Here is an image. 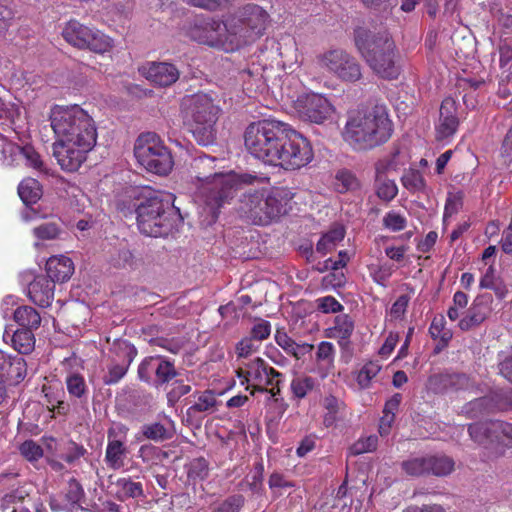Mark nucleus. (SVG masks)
Returning a JSON list of instances; mask_svg holds the SVG:
<instances>
[{"label": "nucleus", "mask_w": 512, "mask_h": 512, "mask_svg": "<svg viewBox=\"0 0 512 512\" xmlns=\"http://www.w3.org/2000/svg\"><path fill=\"white\" fill-rule=\"evenodd\" d=\"M429 334L433 340H439L435 347L436 353L447 347L453 336L451 330L446 328V320L443 315H437L433 318L429 327Z\"/></svg>", "instance_id": "obj_29"}, {"label": "nucleus", "mask_w": 512, "mask_h": 512, "mask_svg": "<svg viewBox=\"0 0 512 512\" xmlns=\"http://www.w3.org/2000/svg\"><path fill=\"white\" fill-rule=\"evenodd\" d=\"M463 206V193L461 191L452 193L449 192L443 213V219L452 217L457 214Z\"/></svg>", "instance_id": "obj_58"}, {"label": "nucleus", "mask_w": 512, "mask_h": 512, "mask_svg": "<svg viewBox=\"0 0 512 512\" xmlns=\"http://www.w3.org/2000/svg\"><path fill=\"white\" fill-rule=\"evenodd\" d=\"M381 366L377 362H367L359 370L356 381L361 389H367L371 386V381L379 374Z\"/></svg>", "instance_id": "obj_48"}, {"label": "nucleus", "mask_w": 512, "mask_h": 512, "mask_svg": "<svg viewBox=\"0 0 512 512\" xmlns=\"http://www.w3.org/2000/svg\"><path fill=\"white\" fill-rule=\"evenodd\" d=\"M137 457L140 458L144 464L152 467L166 459L168 457V453L160 447L152 444H144L140 446Z\"/></svg>", "instance_id": "obj_42"}, {"label": "nucleus", "mask_w": 512, "mask_h": 512, "mask_svg": "<svg viewBox=\"0 0 512 512\" xmlns=\"http://www.w3.org/2000/svg\"><path fill=\"white\" fill-rule=\"evenodd\" d=\"M458 126L457 102L453 97H446L440 106L439 122L436 127L437 138L444 140L452 137Z\"/></svg>", "instance_id": "obj_19"}, {"label": "nucleus", "mask_w": 512, "mask_h": 512, "mask_svg": "<svg viewBox=\"0 0 512 512\" xmlns=\"http://www.w3.org/2000/svg\"><path fill=\"white\" fill-rule=\"evenodd\" d=\"M382 223L384 228L393 232H399L406 228L407 219L399 212L391 210L384 215Z\"/></svg>", "instance_id": "obj_56"}, {"label": "nucleus", "mask_w": 512, "mask_h": 512, "mask_svg": "<svg viewBox=\"0 0 512 512\" xmlns=\"http://www.w3.org/2000/svg\"><path fill=\"white\" fill-rule=\"evenodd\" d=\"M49 118L58 138L53 144V156L57 160H84L97 140L93 118L79 105H55Z\"/></svg>", "instance_id": "obj_2"}, {"label": "nucleus", "mask_w": 512, "mask_h": 512, "mask_svg": "<svg viewBox=\"0 0 512 512\" xmlns=\"http://www.w3.org/2000/svg\"><path fill=\"white\" fill-rule=\"evenodd\" d=\"M115 497L121 502L134 500L136 502L144 501L146 494L143 483L139 477L123 476L119 477L115 483Z\"/></svg>", "instance_id": "obj_21"}, {"label": "nucleus", "mask_w": 512, "mask_h": 512, "mask_svg": "<svg viewBox=\"0 0 512 512\" xmlns=\"http://www.w3.org/2000/svg\"><path fill=\"white\" fill-rule=\"evenodd\" d=\"M392 122L384 106L351 114L345 125L344 139L357 150L372 149L392 135Z\"/></svg>", "instance_id": "obj_4"}, {"label": "nucleus", "mask_w": 512, "mask_h": 512, "mask_svg": "<svg viewBox=\"0 0 512 512\" xmlns=\"http://www.w3.org/2000/svg\"><path fill=\"white\" fill-rule=\"evenodd\" d=\"M111 264L115 268H132L134 264V256L129 249H120L111 257Z\"/></svg>", "instance_id": "obj_62"}, {"label": "nucleus", "mask_w": 512, "mask_h": 512, "mask_svg": "<svg viewBox=\"0 0 512 512\" xmlns=\"http://www.w3.org/2000/svg\"><path fill=\"white\" fill-rule=\"evenodd\" d=\"M323 406L327 410L324 422L328 425L336 420L337 414L345 408V403L334 395H328L324 398Z\"/></svg>", "instance_id": "obj_54"}, {"label": "nucleus", "mask_w": 512, "mask_h": 512, "mask_svg": "<svg viewBox=\"0 0 512 512\" xmlns=\"http://www.w3.org/2000/svg\"><path fill=\"white\" fill-rule=\"evenodd\" d=\"M318 65L329 75L343 82H356L362 77L358 60L343 49H331L319 55Z\"/></svg>", "instance_id": "obj_13"}, {"label": "nucleus", "mask_w": 512, "mask_h": 512, "mask_svg": "<svg viewBox=\"0 0 512 512\" xmlns=\"http://www.w3.org/2000/svg\"><path fill=\"white\" fill-rule=\"evenodd\" d=\"M27 374V364L19 355H11L0 350V378L10 384H18Z\"/></svg>", "instance_id": "obj_20"}, {"label": "nucleus", "mask_w": 512, "mask_h": 512, "mask_svg": "<svg viewBox=\"0 0 512 512\" xmlns=\"http://www.w3.org/2000/svg\"><path fill=\"white\" fill-rule=\"evenodd\" d=\"M489 308L482 303H474L467 311V314L459 321V328L462 331H469L482 324L489 315Z\"/></svg>", "instance_id": "obj_30"}, {"label": "nucleus", "mask_w": 512, "mask_h": 512, "mask_svg": "<svg viewBox=\"0 0 512 512\" xmlns=\"http://www.w3.org/2000/svg\"><path fill=\"white\" fill-rule=\"evenodd\" d=\"M378 446V437L376 435H370L364 439L358 440L352 446L353 454H363L368 452H373L377 449Z\"/></svg>", "instance_id": "obj_63"}, {"label": "nucleus", "mask_w": 512, "mask_h": 512, "mask_svg": "<svg viewBox=\"0 0 512 512\" xmlns=\"http://www.w3.org/2000/svg\"><path fill=\"white\" fill-rule=\"evenodd\" d=\"M427 386L435 394H446L473 388L472 379L465 373L443 372L431 375Z\"/></svg>", "instance_id": "obj_17"}, {"label": "nucleus", "mask_w": 512, "mask_h": 512, "mask_svg": "<svg viewBox=\"0 0 512 512\" xmlns=\"http://www.w3.org/2000/svg\"><path fill=\"white\" fill-rule=\"evenodd\" d=\"M355 329V322L349 314L335 316L333 325L325 330L327 338L335 339L340 346L346 345Z\"/></svg>", "instance_id": "obj_25"}, {"label": "nucleus", "mask_w": 512, "mask_h": 512, "mask_svg": "<svg viewBox=\"0 0 512 512\" xmlns=\"http://www.w3.org/2000/svg\"><path fill=\"white\" fill-rule=\"evenodd\" d=\"M60 232V227L55 222L41 223L40 225L34 227L32 230L34 237L39 241L35 243V246L38 247L42 241L54 240L58 238Z\"/></svg>", "instance_id": "obj_47"}, {"label": "nucleus", "mask_w": 512, "mask_h": 512, "mask_svg": "<svg viewBox=\"0 0 512 512\" xmlns=\"http://www.w3.org/2000/svg\"><path fill=\"white\" fill-rule=\"evenodd\" d=\"M244 145L257 160L313 159V150L307 138L275 119L250 123L244 132Z\"/></svg>", "instance_id": "obj_1"}, {"label": "nucleus", "mask_w": 512, "mask_h": 512, "mask_svg": "<svg viewBox=\"0 0 512 512\" xmlns=\"http://www.w3.org/2000/svg\"><path fill=\"white\" fill-rule=\"evenodd\" d=\"M178 375L174 362L160 356V365L157 373V387L169 383Z\"/></svg>", "instance_id": "obj_52"}, {"label": "nucleus", "mask_w": 512, "mask_h": 512, "mask_svg": "<svg viewBox=\"0 0 512 512\" xmlns=\"http://www.w3.org/2000/svg\"><path fill=\"white\" fill-rule=\"evenodd\" d=\"M470 405L484 408L488 412L512 411V389L494 391L488 396L471 401Z\"/></svg>", "instance_id": "obj_23"}, {"label": "nucleus", "mask_w": 512, "mask_h": 512, "mask_svg": "<svg viewBox=\"0 0 512 512\" xmlns=\"http://www.w3.org/2000/svg\"><path fill=\"white\" fill-rule=\"evenodd\" d=\"M293 197L294 194L288 188H262L243 194L241 203L253 223L264 226L286 215L291 209Z\"/></svg>", "instance_id": "obj_6"}, {"label": "nucleus", "mask_w": 512, "mask_h": 512, "mask_svg": "<svg viewBox=\"0 0 512 512\" xmlns=\"http://www.w3.org/2000/svg\"><path fill=\"white\" fill-rule=\"evenodd\" d=\"M141 433L144 438L154 442H163L173 437L174 431L161 422H152L144 424L141 427Z\"/></svg>", "instance_id": "obj_35"}, {"label": "nucleus", "mask_w": 512, "mask_h": 512, "mask_svg": "<svg viewBox=\"0 0 512 512\" xmlns=\"http://www.w3.org/2000/svg\"><path fill=\"white\" fill-rule=\"evenodd\" d=\"M333 186L336 192L344 194L358 189L360 183L351 171L342 169L335 174Z\"/></svg>", "instance_id": "obj_41"}, {"label": "nucleus", "mask_w": 512, "mask_h": 512, "mask_svg": "<svg viewBox=\"0 0 512 512\" xmlns=\"http://www.w3.org/2000/svg\"><path fill=\"white\" fill-rule=\"evenodd\" d=\"M393 274V269L388 265H378L370 268V276L372 280L382 286L386 287L387 282Z\"/></svg>", "instance_id": "obj_60"}, {"label": "nucleus", "mask_w": 512, "mask_h": 512, "mask_svg": "<svg viewBox=\"0 0 512 512\" xmlns=\"http://www.w3.org/2000/svg\"><path fill=\"white\" fill-rule=\"evenodd\" d=\"M269 171H253V173H215L207 177V184L204 187V202L210 209L213 218H217L221 207L233 199L235 192L241 185H251L255 182H269Z\"/></svg>", "instance_id": "obj_7"}, {"label": "nucleus", "mask_w": 512, "mask_h": 512, "mask_svg": "<svg viewBox=\"0 0 512 512\" xmlns=\"http://www.w3.org/2000/svg\"><path fill=\"white\" fill-rule=\"evenodd\" d=\"M20 454L28 461H37L43 456L42 447L33 440L24 441L19 447Z\"/></svg>", "instance_id": "obj_59"}, {"label": "nucleus", "mask_w": 512, "mask_h": 512, "mask_svg": "<svg viewBox=\"0 0 512 512\" xmlns=\"http://www.w3.org/2000/svg\"><path fill=\"white\" fill-rule=\"evenodd\" d=\"M243 504L242 495H233L224 500L213 512H239Z\"/></svg>", "instance_id": "obj_64"}, {"label": "nucleus", "mask_w": 512, "mask_h": 512, "mask_svg": "<svg viewBox=\"0 0 512 512\" xmlns=\"http://www.w3.org/2000/svg\"><path fill=\"white\" fill-rule=\"evenodd\" d=\"M134 156L136 160H172L171 151L155 132H143L135 140Z\"/></svg>", "instance_id": "obj_16"}, {"label": "nucleus", "mask_w": 512, "mask_h": 512, "mask_svg": "<svg viewBox=\"0 0 512 512\" xmlns=\"http://www.w3.org/2000/svg\"><path fill=\"white\" fill-rule=\"evenodd\" d=\"M335 358V347L331 342L322 341L319 343L316 352V361L327 367L333 366Z\"/></svg>", "instance_id": "obj_57"}, {"label": "nucleus", "mask_w": 512, "mask_h": 512, "mask_svg": "<svg viewBox=\"0 0 512 512\" xmlns=\"http://www.w3.org/2000/svg\"><path fill=\"white\" fill-rule=\"evenodd\" d=\"M185 118L200 145L206 146L215 139L214 125L219 109L210 96L203 93L188 96L183 101Z\"/></svg>", "instance_id": "obj_8"}, {"label": "nucleus", "mask_w": 512, "mask_h": 512, "mask_svg": "<svg viewBox=\"0 0 512 512\" xmlns=\"http://www.w3.org/2000/svg\"><path fill=\"white\" fill-rule=\"evenodd\" d=\"M345 237V230L343 227H337L329 230L322 235L316 244V251L321 255H326L332 252L337 244Z\"/></svg>", "instance_id": "obj_38"}, {"label": "nucleus", "mask_w": 512, "mask_h": 512, "mask_svg": "<svg viewBox=\"0 0 512 512\" xmlns=\"http://www.w3.org/2000/svg\"><path fill=\"white\" fill-rule=\"evenodd\" d=\"M237 376L242 385L246 384V390L250 391L251 395L255 392H267L268 385H270L275 377H282V373L269 366L262 358H255L250 361L245 368H238L236 371Z\"/></svg>", "instance_id": "obj_14"}, {"label": "nucleus", "mask_w": 512, "mask_h": 512, "mask_svg": "<svg viewBox=\"0 0 512 512\" xmlns=\"http://www.w3.org/2000/svg\"><path fill=\"white\" fill-rule=\"evenodd\" d=\"M67 391L71 397L87 398L88 386L84 377L79 373H70L65 380Z\"/></svg>", "instance_id": "obj_44"}, {"label": "nucleus", "mask_w": 512, "mask_h": 512, "mask_svg": "<svg viewBox=\"0 0 512 512\" xmlns=\"http://www.w3.org/2000/svg\"><path fill=\"white\" fill-rule=\"evenodd\" d=\"M111 353L115 355L114 362L131 364L137 355V349L127 340L118 339L114 341Z\"/></svg>", "instance_id": "obj_40"}, {"label": "nucleus", "mask_w": 512, "mask_h": 512, "mask_svg": "<svg viewBox=\"0 0 512 512\" xmlns=\"http://www.w3.org/2000/svg\"><path fill=\"white\" fill-rule=\"evenodd\" d=\"M37 157L33 146H19L0 134V160H37Z\"/></svg>", "instance_id": "obj_26"}, {"label": "nucleus", "mask_w": 512, "mask_h": 512, "mask_svg": "<svg viewBox=\"0 0 512 512\" xmlns=\"http://www.w3.org/2000/svg\"><path fill=\"white\" fill-rule=\"evenodd\" d=\"M269 14L259 5L249 3L241 7L235 16L228 19L235 26L232 36L242 45L260 38L266 30Z\"/></svg>", "instance_id": "obj_10"}, {"label": "nucleus", "mask_w": 512, "mask_h": 512, "mask_svg": "<svg viewBox=\"0 0 512 512\" xmlns=\"http://www.w3.org/2000/svg\"><path fill=\"white\" fill-rule=\"evenodd\" d=\"M43 392L45 393L47 406L50 411L57 412L58 414H66L68 404L61 399L64 396L63 390L53 392L51 387H44Z\"/></svg>", "instance_id": "obj_49"}, {"label": "nucleus", "mask_w": 512, "mask_h": 512, "mask_svg": "<svg viewBox=\"0 0 512 512\" xmlns=\"http://www.w3.org/2000/svg\"><path fill=\"white\" fill-rule=\"evenodd\" d=\"M355 45L368 66L384 79H396L400 74L396 46L387 32H372L363 28L355 31Z\"/></svg>", "instance_id": "obj_5"}, {"label": "nucleus", "mask_w": 512, "mask_h": 512, "mask_svg": "<svg viewBox=\"0 0 512 512\" xmlns=\"http://www.w3.org/2000/svg\"><path fill=\"white\" fill-rule=\"evenodd\" d=\"M402 185L412 193L424 192L426 183L422 173L415 169H409L401 177Z\"/></svg>", "instance_id": "obj_46"}, {"label": "nucleus", "mask_w": 512, "mask_h": 512, "mask_svg": "<svg viewBox=\"0 0 512 512\" xmlns=\"http://www.w3.org/2000/svg\"><path fill=\"white\" fill-rule=\"evenodd\" d=\"M54 283L45 275L36 276L28 285V297L40 307H49L54 298Z\"/></svg>", "instance_id": "obj_22"}, {"label": "nucleus", "mask_w": 512, "mask_h": 512, "mask_svg": "<svg viewBox=\"0 0 512 512\" xmlns=\"http://www.w3.org/2000/svg\"><path fill=\"white\" fill-rule=\"evenodd\" d=\"M492 446L499 449V455L512 448V423L503 420L492 421Z\"/></svg>", "instance_id": "obj_28"}, {"label": "nucleus", "mask_w": 512, "mask_h": 512, "mask_svg": "<svg viewBox=\"0 0 512 512\" xmlns=\"http://www.w3.org/2000/svg\"><path fill=\"white\" fill-rule=\"evenodd\" d=\"M160 356L145 357L138 366V378L147 384L153 383L157 386V373L160 365Z\"/></svg>", "instance_id": "obj_34"}, {"label": "nucleus", "mask_w": 512, "mask_h": 512, "mask_svg": "<svg viewBox=\"0 0 512 512\" xmlns=\"http://www.w3.org/2000/svg\"><path fill=\"white\" fill-rule=\"evenodd\" d=\"M12 347L20 354H29L35 348V336L31 329H18L11 336Z\"/></svg>", "instance_id": "obj_37"}, {"label": "nucleus", "mask_w": 512, "mask_h": 512, "mask_svg": "<svg viewBox=\"0 0 512 512\" xmlns=\"http://www.w3.org/2000/svg\"><path fill=\"white\" fill-rule=\"evenodd\" d=\"M398 193V187L392 180H384L377 186L376 194L377 196L386 202L393 200Z\"/></svg>", "instance_id": "obj_61"}, {"label": "nucleus", "mask_w": 512, "mask_h": 512, "mask_svg": "<svg viewBox=\"0 0 512 512\" xmlns=\"http://www.w3.org/2000/svg\"><path fill=\"white\" fill-rule=\"evenodd\" d=\"M492 421H480L468 425V433L471 439L481 445L492 446Z\"/></svg>", "instance_id": "obj_39"}, {"label": "nucleus", "mask_w": 512, "mask_h": 512, "mask_svg": "<svg viewBox=\"0 0 512 512\" xmlns=\"http://www.w3.org/2000/svg\"><path fill=\"white\" fill-rule=\"evenodd\" d=\"M147 80L160 87L174 84L180 76L179 69L168 62H150L141 68Z\"/></svg>", "instance_id": "obj_18"}, {"label": "nucleus", "mask_w": 512, "mask_h": 512, "mask_svg": "<svg viewBox=\"0 0 512 512\" xmlns=\"http://www.w3.org/2000/svg\"><path fill=\"white\" fill-rule=\"evenodd\" d=\"M263 474L264 466L261 462H258L254 465L251 473L245 477L243 484H245L253 494L261 495L264 492Z\"/></svg>", "instance_id": "obj_45"}, {"label": "nucleus", "mask_w": 512, "mask_h": 512, "mask_svg": "<svg viewBox=\"0 0 512 512\" xmlns=\"http://www.w3.org/2000/svg\"><path fill=\"white\" fill-rule=\"evenodd\" d=\"M63 38L72 46L103 54L113 47V40L98 29L90 28L77 20L66 23Z\"/></svg>", "instance_id": "obj_12"}, {"label": "nucleus", "mask_w": 512, "mask_h": 512, "mask_svg": "<svg viewBox=\"0 0 512 512\" xmlns=\"http://www.w3.org/2000/svg\"><path fill=\"white\" fill-rule=\"evenodd\" d=\"M194 403L188 408V413H213L217 410V397L214 391L205 390L202 392H195L193 394Z\"/></svg>", "instance_id": "obj_31"}, {"label": "nucleus", "mask_w": 512, "mask_h": 512, "mask_svg": "<svg viewBox=\"0 0 512 512\" xmlns=\"http://www.w3.org/2000/svg\"><path fill=\"white\" fill-rule=\"evenodd\" d=\"M114 432L108 431V443L105 450V463L113 470H119L125 465L128 450L124 442L113 438Z\"/></svg>", "instance_id": "obj_27"}, {"label": "nucleus", "mask_w": 512, "mask_h": 512, "mask_svg": "<svg viewBox=\"0 0 512 512\" xmlns=\"http://www.w3.org/2000/svg\"><path fill=\"white\" fill-rule=\"evenodd\" d=\"M117 208L125 217L135 213L138 229L147 236L164 237L174 228L173 207L154 191L130 187L125 198L119 200Z\"/></svg>", "instance_id": "obj_3"}, {"label": "nucleus", "mask_w": 512, "mask_h": 512, "mask_svg": "<svg viewBox=\"0 0 512 512\" xmlns=\"http://www.w3.org/2000/svg\"><path fill=\"white\" fill-rule=\"evenodd\" d=\"M18 195L25 205L35 204L42 196L41 185L34 178L23 179L18 185Z\"/></svg>", "instance_id": "obj_32"}, {"label": "nucleus", "mask_w": 512, "mask_h": 512, "mask_svg": "<svg viewBox=\"0 0 512 512\" xmlns=\"http://www.w3.org/2000/svg\"><path fill=\"white\" fill-rule=\"evenodd\" d=\"M185 469L188 480L193 482L203 481L208 477L209 474L208 461L203 457L192 459L185 466Z\"/></svg>", "instance_id": "obj_43"}, {"label": "nucleus", "mask_w": 512, "mask_h": 512, "mask_svg": "<svg viewBox=\"0 0 512 512\" xmlns=\"http://www.w3.org/2000/svg\"><path fill=\"white\" fill-rule=\"evenodd\" d=\"M16 323L26 329H37L41 324L40 314L31 306H20L13 314Z\"/></svg>", "instance_id": "obj_36"}, {"label": "nucleus", "mask_w": 512, "mask_h": 512, "mask_svg": "<svg viewBox=\"0 0 512 512\" xmlns=\"http://www.w3.org/2000/svg\"><path fill=\"white\" fill-rule=\"evenodd\" d=\"M85 496L84 489L76 478L69 479L64 499L71 508L75 507Z\"/></svg>", "instance_id": "obj_51"}, {"label": "nucleus", "mask_w": 512, "mask_h": 512, "mask_svg": "<svg viewBox=\"0 0 512 512\" xmlns=\"http://www.w3.org/2000/svg\"><path fill=\"white\" fill-rule=\"evenodd\" d=\"M141 172L145 171L148 175L166 176L172 169L174 162H137Z\"/></svg>", "instance_id": "obj_53"}, {"label": "nucleus", "mask_w": 512, "mask_h": 512, "mask_svg": "<svg viewBox=\"0 0 512 512\" xmlns=\"http://www.w3.org/2000/svg\"><path fill=\"white\" fill-rule=\"evenodd\" d=\"M315 305L317 310L324 314H335L344 310V306L331 295L317 298Z\"/></svg>", "instance_id": "obj_55"}, {"label": "nucleus", "mask_w": 512, "mask_h": 512, "mask_svg": "<svg viewBox=\"0 0 512 512\" xmlns=\"http://www.w3.org/2000/svg\"><path fill=\"white\" fill-rule=\"evenodd\" d=\"M316 388V379L308 375H297L290 383V391L294 400L306 398Z\"/></svg>", "instance_id": "obj_33"}, {"label": "nucleus", "mask_w": 512, "mask_h": 512, "mask_svg": "<svg viewBox=\"0 0 512 512\" xmlns=\"http://www.w3.org/2000/svg\"><path fill=\"white\" fill-rule=\"evenodd\" d=\"M295 109L303 120L321 124L329 119L334 108L327 98L319 94H303L295 101Z\"/></svg>", "instance_id": "obj_15"}, {"label": "nucleus", "mask_w": 512, "mask_h": 512, "mask_svg": "<svg viewBox=\"0 0 512 512\" xmlns=\"http://www.w3.org/2000/svg\"><path fill=\"white\" fill-rule=\"evenodd\" d=\"M402 471L410 477H446L455 470V460L442 452L410 457L401 462Z\"/></svg>", "instance_id": "obj_11"}, {"label": "nucleus", "mask_w": 512, "mask_h": 512, "mask_svg": "<svg viewBox=\"0 0 512 512\" xmlns=\"http://www.w3.org/2000/svg\"><path fill=\"white\" fill-rule=\"evenodd\" d=\"M235 26L212 18L198 19L189 30V36L192 40L211 47H217L226 52L239 49V42L232 36Z\"/></svg>", "instance_id": "obj_9"}, {"label": "nucleus", "mask_w": 512, "mask_h": 512, "mask_svg": "<svg viewBox=\"0 0 512 512\" xmlns=\"http://www.w3.org/2000/svg\"><path fill=\"white\" fill-rule=\"evenodd\" d=\"M130 365L112 361L107 366V373L103 376V383L105 385L117 384L126 375Z\"/></svg>", "instance_id": "obj_50"}, {"label": "nucleus", "mask_w": 512, "mask_h": 512, "mask_svg": "<svg viewBox=\"0 0 512 512\" xmlns=\"http://www.w3.org/2000/svg\"><path fill=\"white\" fill-rule=\"evenodd\" d=\"M73 272V261L67 256H51L46 262V277H48L53 283L66 282L70 279Z\"/></svg>", "instance_id": "obj_24"}]
</instances>
